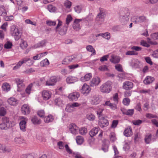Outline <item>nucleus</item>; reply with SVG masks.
<instances>
[{"label": "nucleus", "mask_w": 158, "mask_h": 158, "mask_svg": "<svg viewBox=\"0 0 158 158\" xmlns=\"http://www.w3.org/2000/svg\"><path fill=\"white\" fill-rule=\"evenodd\" d=\"M12 46V43L8 41L4 44V47L6 49H9L11 48Z\"/></svg>", "instance_id": "53"}, {"label": "nucleus", "mask_w": 158, "mask_h": 158, "mask_svg": "<svg viewBox=\"0 0 158 158\" xmlns=\"http://www.w3.org/2000/svg\"><path fill=\"white\" fill-rule=\"evenodd\" d=\"M104 110V108H103L101 107H98L97 109L96 112L99 118H100L101 116L102 115V113Z\"/></svg>", "instance_id": "44"}, {"label": "nucleus", "mask_w": 158, "mask_h": 158, "mask_svg": "<svg viewBox=\"0 0 158 158\" xmlns=\"http://www.w3.org/2000/svg\"><path fill=\"white\" fill-rule=\"evenodd\" d=\"M14 141L16 143L21 144L23 142V140L21 138H16L14 139Z\"/></svg>", "instance_id": "56"}, {"label": "nucleus", "mask_w": 158, "mask_h": 158, "mask_svg": "<svg viewBox=\"0 0 158 158\" xmlns=\"http://www.w3.org/2000/svg\"><path fill=\"white\" fill-rule=\"evenodd\" d=\"M146 18L144 16H137L136 17L133 21L135 23H140L146 21Z\"/></svg>", "instance_id": "19"}, {"label": "nucleus", "mask_w": 158, "mask_h": 158, "mask_svg": "<svg viewBox=\"0 0 158 158\" xmlns=\"http://www.w3.org/2000/svg\"><path fill=\"white\" fill-rule=\"evenodd\" d=\"M26 122L23 120L21 121L19 123L20 129L23 131H26Z\"/></svg>", "instance_id": "29"}, {"label": "nucleus", "mask_w": 158, "mask_h": 158, "mask_svg": "<svg viewBox=\"0 0 158 158\" xmlns=\"http://www.w3.org/2000/svg\"><path fill=\"white\" fill-rule=\"evenodd\" d=\"M100 99L97 95L94 96L91 99L90 101L92 104L95 105L98 104L100 102Z\"/></svg>", "instance_id": "22"}, {"label": "nucleus", "mask_w": 158, "mask_h": 158, "mask_svg": "<svg viewBox=\"0 0 158 158\" xmlns=\"http://www.w3.org/2000/svg\"><path fill=\"white\" fill-rule=\"evenodd\" d=\"M124 135L127 137H129L132 135L131 129L130 128L126 129L124 132Z\"/></svg>", "instance_id": "32"}, {"label": "nucleus", "mask_w": 158, "mask_h": 158, "mask_svg": "<svg viewBox=\"0 0 158 158\" xmlns=\"http://www.w3.org/2000/svg\"><path fill=\"white\" fill-rule=\"evenodd\" d=\"M49 64V61L46 58L42 61L40 63V65L42 67L46 66Z\"/></svg>", "instance_id": "38"}, {"label": "nucleus", "mask_w": 158, "mask_h": 158, "mask_svg": "<svg viewBox=\"0 0 158 158\" xmlns=\"http://www.w3.org/2000/svg\"><path fill=\"white\" fill-rule=\"evenodd\" d=\"M10 150L5 146L0 144V152H9Z\"/></svg>", "instance_id": "35"}, {"label": "nucleus", "mask_w": 158, "mask_h": 158, "mask_svg": "<svg viewBox=\"0 0 158 158\" xmlns=\"http://www.w3.org/2000/svg\"><path fill=\"white\" fill-rule=\"evenodd\" d=\"M115 68L116 70L119 72H122L123 69L122 65L119 64H116L115 66Z\"/></svg>", "instance_id": "62"}, {"label": "nucleus", "mask_w": 158, "mask_h": 158, "mask_svg": "<svg viewBox=\"0 0 158 158\" xmlns=\"http://www.w3.org/2000/svg\"><path fill=\"white\" fill-rule=\"evenodd\" d=\"M98 124L102 128H103L108 126L109 125L108 120L104 117L99 118Z\"/></svg>", "instance_id": "9"}, {"label": "nucleus", "mask_w": 158, "mask_h": 158, "mask_svg": "<svg viewBox=\"0 0 158 158\" xmlns=\"http://www.w3.org/2000/svg\"><path fill=\"white\" fill-rule=\"evenodd\" d=\"M76 140L77 143L78 144H82L84 141L83 137L81 136H77L76 137Z\"/></svg>", "instance_id": "30"}, {"label": "nucleus", "mask_w": 158, "mask_h": 158, "mask_svg": "<svg viewBox=\"0 0 158 158\" xmlns=\"http://www.w3.org/2000/svg\"><path fill=\"white\" fill-rule=\"evenodd\" d=\"M54 118L51 115H49L44 118V121L45 123H47L52 122Z\"/></svg>", "instance_id": "31"}, {"label": "nucleus", "mask_w": 158, "mask_h": 158, "mask_svg": "<svg viewBox=\"0 0 158 158\" xmlns=\"http://www.w3.org/2000/svg\"><path fill=\"white\" fill-rule=\"evenodd\" d=\"M2 90L5 92H8L10 89V85L7 83H4L2 86Z\"/></svg>", "instance_id": "28"}, {"label": "nucleus", "mask_w": 158, "mask_h": 158, "mask_svg": "<svg viewBox=\"0 0 158 158\" xmlns=\"http://www.w3.org/2000/svg\"><path fill=\"white\" fill-rule=\"evenodd\" d=\"M80 96V94L78 92H75L70 94L68 96V98L70 101H76Z\"/></svg>", "instance_id": "8"}, {"label": "nucleus", "mask_w": 158, "mask_h": 158, "mask_svg": "<svg viewBox=\"0 0 158 158\" xmlns=\"http://www.w3.org/2000/svg\"><path fill=\"white\" fill-rule=\"evenodd\" d=\"M46 45L45 41L44 40L41 41L40 42L38 43L35 45L36 48H39L40 47H43Z\"/></svg>", "instance_id": "46"}, {"label": "nucleus", "mask_w": 158, "mask_h": 158, "mask_svg": "<svg viewBox=\"0 0 158 158\" xmlns=\"http://www.w3.org/2000/svg\"><path fill=\"white\" fill-rule=\"evenodd\" d=\"M47 24L49 26H55L56 24V21L47 20L46 22Z\"/></svg>", "instance_id": "59"}, {"label": "nucleus", "mask_w": 158, "mask_h": 158, "mask_svg": "<svg viewBox=\"0 0 158 158\" xmlns=\"http://www.w3.org/2000/svg\"><path fill=\"white\" fill-rule=\"evenodd\" d=\"M133 87V84L131 81H127L123 83V88L126 90H130Z\"/></svg>", "instance_id": "12"}, {"label": "nucleus", "mask_w": 158, "mask_h": 158, "mask_svg": "<svg viewBox=\"0 0 158 158\" xmlns=\"http://www.w3.org/2000/svg\"><path fill=\"white\" fill-rule=\"evenodd\" d=\"M10 33L12 36H14L15 40H18L20 38L19 30L15 26H12L11 27Z\"/></svg>", "instance_id": "5"}, {"label": "nucleus", "mask_w": 158, "mask_h": 158, "mask_svg": "<svg viewBox=\"0 0 158 158\" xmlns=\"http://www.w3.org/2000/svg\"><path fill=\"white\" fill-rule=\"evenodd\" d=\"M32 84H30L27 86V87L25 89V92L27 94H30L31 93V91L32 87Z\"/></svg>", "instance_id": "50"}, {"label": "nucleus", "mask_w": 158, "mask_h": 158, "mask_svg": "<svg viewBox=\"0 0 158 158\" xmlns=\"http://www.w3.org/2000/svg\"><path fill=\"white\" fill-rule=\"evenodd\" d=\"M155 80V78L154 77L147 76L144 80H143V83L145 85H149L152 83Z\"/></svg>", "instance_id": "21"}, {"label": "nucleus", "mask_w": 158, "mask_h": 158, "mask_svg": "<svg viewBox=\"0 0 158 158\" xmlns=\"http://www.w3.org/2000/svg\"><path fill=\"white\" fill-rule=\"evenodd\" d=\"M92 76V74L91 73H87L84 76L81 77L80 80L83 82L88 81L91 78Z\"/></svg>", "instance_id": "23"}, {"label": "nucleus", "mask_w": 158, "mask_h": 158, "mask_svg": "<svg viewBox=\"0 0 158 158\" xmlns=\"http://www.w3.org/2000/svg\"><path fill=\"white\" fill-rule=\"evenodd\" d=\"M143 121L140 120H135L132 121L133 124L135 125H139L142 123Z\"/></svg>", "instance_id": "60"}, {"label": "nucleus", "mask_w": 158, "mask_h": 158, "mask_svg": "<svg viewBox=\"0 0 158 158\" xmlns=\"http://www.w3.org/2000/svg\"><path fill=\"white\" fill-rule=\"evenodd\" d=\"M78 132L79 134L82 135H84L87 133V129L85 127L81 128L79 129Z\"/></svg>", "instance_id": "37"}, {"label": "nucleus", "mask_w": 158, "mask_h": 158, "mask_svg": "<svg viewBox=\"0 0 158 158\" xmlns=\"http://www.w3.org/2000/svg\"><path fill=\"white\" fill-rule=\"evenodd\" d=\"M102 37L103 38L106 39L107 40H109L110 38V34L108 32H106L104 33H102Z\"/></svg>", "instance_id": "55"}, {"label": "nucleus", "mask_w": 158, "mask_h": 158, "mask_svg": "<svg viewBox=\"0 0 158 158\" xmlns=\"http://www.w3.org/2000/svg\"><path fill=\"white\" fill-rule=\"evenodd\" d=\"M48 10L51 12H53L56 11V8L52 5H49L47 6Z\"/></svg>", "instance_id": "40"}, {"label": "nucleus", "mask_w": 158, "mask_h": 158, "mask_svg": "<svg viewBox=\"0 0 158 158\" xmlns=\"http://www.w3.org/2000/svg\"><path fill=\"white\" fill-rule=\"evenodd\" d=\"M81 20V19H75L73 25V28L75 30L78 31L81 29V27L79 23Z\"/></svg>", "instance_id": "16"}, {"label": "nucleus", "mask_w": 158, "mask_h": 158, "mask_svg": "<svg viewBox=\"0 0 158 158\" xmlns=\"http://www.w3.org/2000/svg\"><path fill=\"white\" fill-rule=\"evenodd\" d=\"M130 102V100L129 98H125L123 99V103L124 105L128 106L129 105Z\"/></svg>", "instance_id": "49"}, {"label": "nucleus", "mask_w": 158, "mask_h": 158, "mask_svg": "<svg viewBox=\"0 0 158 158\" xmlns=\"http://www.w3.org/2000/svg\"><path fill=\"white\" fill-rule=\"evenodd\" d=\"M99 129L98 127H95L93 128L89 132V135L91 137L95 136L98 132Z\"/></svg>", "instance_id": "26"}, {"label": "nucleus", "mask_w": 158, "mask_h": 158, "mask_svg": "<svg viewBox=\"0 0 158 158\" xmlns=\"http://www.w3.org/2000/svg\"><path fill=\"white\" fill-rule=\"evenodd\" d=\"M2 123L0 124V129L6 130L13 127L15 125L14 122L10 121L9 118L4 117L2 119Z\"/></svg>", "instance_id": "1"}, {"label": "nucleus", "mask_w": 158, "mask_h": 158, "mask_svg": "<svg viewBox=\"0 0 158 158\" xmlns=\"http://www.w3.org/2000/svg\"><path fill=\"white\" fill-rule=\"evenodd\" d=\"M86 118L90 121H94L95 118V117L93 114L89 113L87 115Z\"/></svg>", "instance_id": "45"}, {"label": "nucleus", "mask_w": 158, "mask_h": 158, "mask_svg": "<svg viewBox=\"0 0 158 158\" xmlns=\"http://www.w3.org/2000/svg\"><path fill=\"white\" fill-rule=\"evenodd\" d=\"M113 100L115 104H117L118 102V94L115 93L113 95Z\"/></svg>", "instance_id": "48"}, {"label": "nucleus", "mask_w": 158, "mask_h": 158, "mask_svg": "<svg viewBox=\"0 0 158 158\" xmlns=\"http://www.w3.org/2000/svg\"><path fill=\"white\" fill-rule=\"evenodd\" d=\"M31 121L34 124H39L41 123V121L37 118L36 116H34L31 119Z\"/></svg>", "instance_id": "33"}, {"label": "nucleus", "mask_w": 158, "mask_h": 158, "mask_svg": "<svg viewBox=\"0 0 158 158\" xmlns=\"http://www.w3.org/2000/svg\"><path fill=\"white\" fill-rule=\"evenodd\" d=\"M66 60H69V62H75L76 61V56L72 55L66 57Z\"/></svg>", "instance_id": "43"}, {"label": "nucleus", "mask_w": 158, "mask_h": 158, "mask_svg": "<svg viewBox=\"0 0 158 158\" xmlns=\"http://www.w3.org/2000/svg\"><path fill=\"white\" fill-rule=\"evenodd\" d=\"M108 144L104 143L102 145V149L104 152H106L108 151Z\"/></svg>", "instance_id": "57"}, {"label": "nucleus", "mask_w": 158, "mask_h": 158, "mask_svg": "<svg viewBox=\"0 0 158 158\" xmlns=\"http://www.w3.org/2000/svg\"><path fill=\"white\" fill-rule=\"evenodd\" d=\"M15 81L18 87L17 91H20L21 90V88L24 86V85L23 83V80L22 79L17 78L15 79Z\"/></svg>", "instance_id": "17"}, {"label": "nucleus", "mask_w": 158, "mask_h": 158, "mask_svg": "<svg viewBox=\"0 0 158 158\" xmlns=\"http://www.w3.org/2000/svg\"><path fill=\"white\" fill-rule=\"evenodd\" d=\"M106 16V14L104 11L100 10V12L97 15L96 19L98 21L100 22L104 21Z\"/></svg>", "instance_id": "10"}, {"label": "nucleus", "mask_w": 158, "mask_h": 158, "mask_svg": "<svg viewBox=\"0 0 158 158\" xmlns=\"http://www.w3.org/2000/svg\"><path fill=\"white\" fill-rule=\"evenodd\" d=\"M67 30V27L64 26L61 27L59 30V33L61 35H64L66 34Z\"/></svg>", "instance_id": "41"}, {"label": "nucleus", "mask_w": 158, "mask_h": 158, "mask_svg": "<svg viewBox=\"0 0 158 158\" xmlns=\"http://www.w3.org/2000/svg\"><path fill=\"white\" fill-rule=\"evenodd\" d=\"M121 110L124 114L130 116H132L134 112L133 109H126L124 108H121Z\"/></svg>", "instance_id": "13"}, {"label": "nucleus", "mask_w": 158, "mask_h": 158, "mask_svg": "<svg viewBox=\"0 0 158 158\" xmlns=\"http://www.w3.org/2000/svg\"><path fill=\"white\" fill-rule=\"evenodd\" d=\"M42 94L43 99L44 100H48L51 97V94L48 91L44 90Z\"/></svg>", "instance_id": "20"}, {"label": "nucleus", "mask_w": 158, "mask_h": 158, "mask_svg": "<svg viewBox=\"0 0 158 158\" xmlns=\"http://www.w3.org/2000/svg\"><path fill=\"white\" fill-rule=\"evenodd\" d=\"M22 158H34V157L33 154H29L28 155H22Z\"/></svg>", "instance_id": "64"}, {"label": "nucleus", "mask_w": 158, "mask_h": 158, "mask_svg": "<svg viewBox=\"0 0 158 158\" xmlns=\"http://www.w3.org/2000/svg\"><path fill=\"white\" fill-rule=\"evenodd\" d=\"M21 111L24 114H27L30 112V109L29 106L27 104H23L21 107Z\"/></svg>", "instance_id": "15"}, {"label": "nucleus", "mask_w": 158, "mask_h": 158, "mask_svg": "<svg viewBox=\"0 0 158 158\" xmlns=\"http://www.w3.org/2000/svg\"><path fill=\"white\" fill-rule=\"evenodd\" d=\"M7 102L10 105L12 106L16 105L18 103V100L13 97H11L8 99Z\"/></svg>", "instance_id": "25"}, {"label": "nucleus", "mask_w": 158, "mask_h": 158, "mask_svg": "<svg viewBox=\"0 0 158 158\" xmlns=\"http://www.w3.org/2000/svg\"><path fill=\"white\" fill-rule=\"evenodd\" d=\"M91 89L89 86L85 83L83 85L81 90L82 94H87L90 92Z\"/></svg>", "instance_id": "14"}, {"label": "nucleus", "mask_w": 158, "mask_h": 158, "mask_svg": "<svg viewBox=\"0 0 158 158\" xmlns=\"http://www.w3.org/2000/svg\"><path fill=\"white\" fill-rule=\"evenodd\" d=\"M27 43L25 41L22 40L20 44V46L21 48L25 49L27 47Z\"/></svg>", "instance_id": "42"}, {"label": "nucleus", "mask_w": 158, "mask_h": 158, "mask_svg": "<svg viewBox=\"0 0 158 158\" xmlns=\"http://www.w3.org/2000/svg\"><path fill=\"white\" fill-rule=\"evenodd\" d=\"M87 50L93 53V54L95 53V51L93 47L91 45H88L86 47Z\"/></svg>", "instance_id": "47"}, {"label": "nucleus", "mask_w": 158, "mask_h": 158, "mask_svg": "<svg viewBox=\"0 0 158 158\" xmlns=\"http://www.w3.org/2000/svg\"><path fill=\"white\" fill-rule=\"evenodd\" d=\"M7 15L6 11L4 6H2L0 7V16H5Z\"/></svg>", "instance_id": "36"}, {"label": "nucleus", "mask_w": 158, "mask_h": 158, "mask_svg": "<svg viewBox=\"0 0 158 158\" xmlns=\"http://www.w3.org/2000/svg\"><path fill=\"white\" fill-rule=\"evenodd\" d=\"M101 82L100 78L98 77H93L90 81L89 84L91 87H94L98 85Z\"/></svg>", "instance_id": "11"}, {"label": "nucleus", "mask_w": 158, "mask_h": 158, "mask_svg": "<svg viewBox=\"0 0 158 158\" xmlns=\"http://www.w3.org/2000/svg\"><path fill=\"white\" fill-rule=\"evenodd\" d=\"M66 80L68 83L71 84L77 81V78L75 77L70 76L66 78Z\"/></svg>", "instance_id": "24"}, {"label": "nucleus", "mask_w": 158, "mask_h": 158, "mask_svg": "<svg viewBox=\"0 0 158 158\" xmlns=\"http://www.w3.org/2000/svg\"><path fill=\"white\" fill-rule=\"evenodd\" d=\"M130 13L127 9L121 10L120 12V19L122 22H126L129 19Z\"/></svg>", "instance_id": "3"}, {"label": "nucleus", "mask_w": 158, "mask_h": 158, "mask_svg": "<svg viewBox=\"0 0 158 158\" xmlns=\"http://www.w3.org/2000/svg\"><path fill=\"white\" fill-rule=\"evenodd\" d=\"M55 104L59 106H62L63 104L62 101L60 98H57L55 100Z\"/></svg>", "instance_id": "39"}, {"label": "nucleus", "mask_w": 158, "mask_h": 158, "mask_svg": "<svg viewBox=\"0 0 158 158\" xmlns=\"http://www.w3.org/2000/svg\"><path fill=\"white\" fill-rule=\"evenodd\" d=\"M98 69L99 71L102 72H108L109 71V69L108 68V67L105 65L99 66L98 67Z\"/></svg>", "instance_id": "34"}, {"label": "nucleus", "mask_w": 158, "mask_h": 158, "mask_svg": "<svg viewBox=\"0 0 158 158\" xmlns=\"http://www.w3.org/2000/svg\"><path fill=\"white\" fill-rule=\"evenodd\" d=\"M28 61H30L29 62L30 65L32 64L33 63V61L31 60L30 58L25 57L19 61L16 65L13 67V69L16 70L19 69L23 64L25 63Z\"/></svg>", "instance_id": "4"}, {"label": "nucleus", "mask_w": 158, "mask_h": 158, "mask_svg": "<svg viewBox=\"0 0 158 158\" xmlns=\"http://www.w3.org/2000/svg\"><path fill=\"white\" fill-rule=\"evenodd\" d=\"M120 60V57L118 56L112 55L111 56L110 61L112 63L116 64L118 63Z\"/></svg>", "instance_id": "18"}, {"label": "nucleus", "mask_w": 158, "mask_h": 158, "mask_svg": "<svg viewBox=\"0 0 158 158\" xmlns=\"http://www.w3.org/2000/svg\"><path fill=\"white\" fill-rule=\"evenodd\" d=\"M60 80V78L58 76H52L46 82V85H54L56 82Z\"/></svg>", "instance_id": "6"}, {"label": "nucleus", "mask_w": 158, "mask_h": 158, "mask_svg": "<svg viewBox=\"0 0 158 158\" xmlns=\"http://www.w3.org/2000/svg\"><path fill=\"white\" fill-rule=\"evenodd\" d=\"M69 131L72 134L76 135L78 133L79 127L74 123H72L69 127Z\"/></svg>", "instance_id": "7"}, {"label": "nucleus", "mask_w": 158, "mask_h": 158, "mask_svg": "<svg viewBox=\"0 0 158 158\" xmlns=\"http://www.w3.org/2000/svg\"><path fill=\"white\" fill-rule=\"evenodd\" d=\"M152 135L150 134H148L145 136L144 138L145 142L146 144L150 143L152 140Z\"/></svg>", "instance_id": "27"}, {"label": "nucleus", "mask_w": 158, "mask_h": 158, "mask_svg": "<svg viewBox=\"0 0 158 158\" xmlns=\"http://www.w3.org/2000/svg\"><path fill=\"white\" fill-rule=\"evenodd\" d=\"M146 116L149 119L157 118V116L156 115L153 114L151 113H147L146 114Z\"/></svg>", "instance_id": "51"}, {"label": "nucleus", "mask_w": 158, "mask_h": 158, "mask_svg": "<svg viewBox=\"0 0 158 158\" xmlns=\"http://www.w3.org/2000/svg\"><path fill=\"white\" fill-rule=\"evenodd\" d=\"M100 91L104 93L108 94L112 90L111 82L108 81L102 84L100 87Z\"/></svg>", "instance_id": "2"}, {"label": "nucleus", "mask_w": 158, "mask_h": 158, "mask_svg": "<svg viewBox=\"0 0 158 158\" xmlns=\"http://www.w3.org/2000/svg\"><path fill=\"white\" fill-rule=\"evenodd\" d=\"M110 139L112 142H114L116 140L115 135L114 133H111L110 135Z\"/></svg>", "instance_id": "54"}, {"label": "nucleus", "mask_w": 158, "mask_h": 158, "mask_svg": "<svg viewBox=\"0 0 158 158\" xmlns=\"http://www.w3.org/2000/svg\"><path fill=\"white\" fill-rule=\"evenodd\" d=\"M151 37L154 40H158V33H154L151 35Z\"/></svg>", "instance_id": "63"}, {"label": "nucleus", "mask_w": 158, "mask_h": 158, "mask_svg": "<svg viewBox=\"0 0 158 158\" xmlns=\"http://www.w3.org/2000/svg\"><path fill=\"white\" fill-rule=\"evenodd\" d=\"M6 114V110L3 107H2L0 108V116H3Z\"/></svg>", "instance_id": "61"}, {"label": "nucleus", "mask_w": 158, "mask_h": 158, "mask_svg": "<svg viewBox=\"0 0 158 158\" xmlns=\"http://www.w3.org/2000/svg\"><path fill=\"white\" fill-rule=\"evenodd\" d=\"M73 18L70 15H68L66 19V23L68 25L70 22L72 21Z\"/></svg>", "instance_id": "52"}, {"label": "nucleus", "mask_w": 158, "mask_h": 158, "mask_svg": "<svg viewBox=\"0 0 158 158\" xmlns=\"http://www.w3.org/2000/svg\"><path fill=\"white\" fill-rule=\"evenodd\" d=\"M138 53L134 51H128L126 53L127 55H137Z\"/></svg>", "instance_id": "58"}]
</instances>
